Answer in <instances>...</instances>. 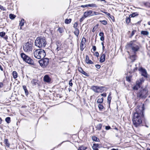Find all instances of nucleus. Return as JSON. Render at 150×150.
I'll return each instance as SVG.
<instances>
[{"label": "nucleus", "instance_id": "47", "mask_svg": "<svg viewBox=\"0 0 150 150\" xmlns=\"http://www.w3.org/2000/svg\"><path fill=\"white\" fill-rule=\"evenodd\" d=\"M0 9L1 10H3V11H6V8L4 7L3 6H1V5H0Z\"/></svg>", "mask_w": 150, "mask_h": 150}, {"label": "nucleus", "instance_id": "60", "mask_svg": "<svg viewBox=\"0 0 150 150\" xmlns=\"http://www.w3.org/2000/svg\"><path fill=\"white\" fill-rule=\"evenodd\" d=\"M4 85L2 83L0 82V88H2Z\"/></svg>", "mask_w": 150, "mask_h": 150}, {"label": "nucleus", "instance_id": "18", "mask_svg": "<svg viewBox=\"0 0 150 150\" xmlns=\"http://www.w3.org/2000/svg\"><path fill=\"white\" fill-rule=\"evenodd\" d=\"M98 144H94L92 146L93 150H98Z\"/></svg>", "mask_w": 150, "mask_h": 150}, {"label": "nucleus", "instance_id": "13", "mask_svg": "<svg viewBox=\"0 0 150 150\" xmlns=\"http://www.w3.org/2000/svg\"><path fill=\"white\" fill-rule=\"evenodd\" d=\"M138 70L141 73V75H146L147 71L141 67Z\"/></svg>", "mask_w": 150, "mask_h": 150}, {"label": "nucleus", "instance_id": "30", "mask_svg": "<svg viewBox=\"0 0 150 150\" xmlns=\"http://www.w3.org/2000/svg\"><path fill=\"white\" fill-rule=\"evenodd\" d=\"M38 81V80L36 79H33L31 81V83L33 84H34L35 85L38 84L37 82Z\"/></svg>", "mask_w": 150, "mask_h": 150}, {"label": "nucleus", "instance_id": "11", "mask_svg": "<svg viewBox=\"0 0 150 150\" xmlns=\"http://www.w3.org/2000/svg\"><path fill=\"white\" fill-rule=\"evenodd\" d=\"M43 81L45 82L48 83L52 82L51 79L50 78L49 76H45L43 77Z\"/></svg>", "mask_w": 150, "mask_h": 150}, {"label": "nucleus", "instance_id": "2", "mask_svg": "<svg viewBox=\"0 0 150 150\" xmlns=\"http://www.w3.org/2000/svg\"><path fill=\"white\" fill-rule=\"evenodd\" d=\"M127 49H131L134 54H136L141 47L140 44L136 40H132L127 43L126 46Z\"/></svg>", "mask_w": 150, "mask_h": 150}, {"label": "nucleus", "instance_id": "48", "mask_svg": "<svg viewBox=\"0 0 150 150\" xmlns=\"http://www.w3.org/2000/svg\"><path fill=\"white\" fill-rule=\"evenodd\" d=\"M77 26H78V23L77 22H75L74 23V26H73V27L75 29L76 28H77Z\"/></svg>", "mask_w": 150, "mask_h": 150}, {"label": "nucleus", "instance_id": "36", "mask_svg": "<svg viewBox=\"0 0 150 150\" xmlns=\"http://www.w3.org/2000/svg\"><path fill=\"white\" fill-rule=\"evenodd\" d=\"M9 17L11 19H14L16 17V16L13 14H10L9 15Z\"/></svg>", "mask_w": 150, "mask_h": 150}, {"label": "nucleus", "instance_id": "43", "mask_svg": "<svg viewBox=\"0 0 150 150\" xmlns=\"http://www.w3.org/2000/svg\"><path fill=\"white\" fill-rule=\"evenodd\" d=\"M144 5L145 6H146V7H150V4L148 2H146L144 3Z\"/></svg>", "mask_w": 150, "mask_h": 150}, {"label": "nucleus", "instance_id": "49", "mask_svg": "<svg viewBox=\"0 0 150 150\" xmlns=\"http://www.w3.org/2000/svg\"><path fill=\"white\" fill-rule=\"evenodd\" d=\"M136 16V13H132V14H130L129 16V17L131 18V17H134V16Z\"/></svg>", "mask_w": 150, "mask_h": 150}, {"label": "nucleus", "instance_id": "16", "mask_svg": "<svg viewBox=\"0 0 150 150\" xmlns=\"http://www.w3.org/2000/svg\"><path fill=\"white\" fill-rule=\"evenodd\" d=\"M105 56L106 55L105 53L103 54H102L100 59V62L101 63H103L105 61Z\"/></svg>", "mask_w": 150, "mask_h": 150}, {"label": "nucleus", "instance_id": "34", "mask_svg": "<svg viewBox=\"0 0 150 150\" xmlns=\"http://www.w3.org/2000/svg\"><path fill=\"white\" fill-rule=\"evenodd\" d=\"M140 87L139 86L137 85V84H136V85L134 86L133 87V89L134 90H137L139 88H140Z\"/></svg>", "mask_w": 150, "mask_h": 150}, {"label": "nucleus", "instance_id": "55", "mask_svg": "<svg viewBox=\"0 0 150 150\" xmlns=\"http://www.w3.org/2000/svg\"><path fill=\"white\" fill-rule=\"evenodd\" d=\"M104 13H105V14H106L107 15H108V16H109L110 17V16H111L110 14L109 13H108V12H104Z\"/></svg>", "mask_w": 150, "mask_h": 150}, {"label": "nucleus", "instance_id": "17", "mask_svg": "<svg viewBox=\"0 0 150 150\" xmlns=\"http://www.w3.org/2000/svg\"><path fill=\"white\" fill-rule=\"evenodd\" d=\"M86 63L88 64H92L93 63V62L89 59L88 56L87 55L86 56Z\"/></svg>", "mask_w": 150, "mask_h": 150}, {"label": "nucleus", "instance_id": "6", "mask_svg": "<svg viewBox=\"0 0 150 150\" xmlns=\"http://www.w3.org/2000/svg\"><path fill=\"white\" fill-rule=\"evenodd\" d=\"M33 43L31 42H28L23 46V50L25 52H29L32 50Z\"/></svg>", "mask_w": 150, "mask_h": 150}, {"label": "nucleus", "instance_id": "20", "mask_svg": "<svg viewBox=\"0 0 150 150\" xmlns=\"http://www.w3.org/2000/svg\"><path fill=\"white\" fill-rule=\"evenodd\" d=\"M74 34L77 37H78L79 34V30L78 28H76L75 29V30L74 32Z\"/></svg>", "mask_w": 150, "mask_h": 150}, {"label": "nucleus", "instance_id": "41", "mask_svg": "<svg viewBox=\"0 0 150 150\" xmlns=\"http://www.w3.org/2000/svg\"><path fill=\"white\" fill-rule=\"evenodd\" d=\"M79 70V71L82 73V74L85 75V74H86V73L81 68H80Z\"/></svg>", "mask_w": 150, "mask_h": 150}, {"label": "nucleus", "instance_id": "27", "mask_svg": "<svg viewBox=\"0 0 150 150\" xmlns=\"http://www.w3.org/2000/svg\"><path fill=\"white\" fill-rule=\"evenodd\" d=\"M71 21V19L69 18V19H66L65 20L64 22L66 24H68L70 23Z\"/></svg>", "mask_w": 150, "mask_h": 150}, {"label": "nucleus", "instance_id": "35", "mask_svg": "<svg viewBox=\"0 0 150 150\" xmlns=\"http://www.w3.org/2000/svg\"><path fill=\"white\" fill-rule=\"evenodd\" d=\"M87 148L86 147L81 146L79 148L78 150H85Z\"/></svg>", "mask_w": 150, "mask_h": 150}, {"label": "nucleus", "instance_id": "14", "mask_svg": "<svg viewBox=\"0 0 150 150\" xmlns=\"http://www.w3.org/2000/svg\"><path fill=\"white\" fill-rule=\"evenodd\" d=\"M57 47L56 49V50L57 52L58 51L61 49V46L62 45V44L59 41H57Z\"/></svg>", "mask_w": 150, "mask_h": 150}, {"label": "nucleus", "instance_id": "39", "mask_svg": "<svg viewBox=\"0 0 150 150\" xmlns=\"http://www.w3.org/2000/svg\"><path fill=\"white\" fill-rule=\"evenodd\" d=\"M130 18L129 17H127L126 18V21L127 24H128L130 21Z\"/></svg>", "mask_w": 150, "mask_h": 150}, {"label": "nucleus", "instance_id": "8", "mask_svg": "<svg viewBox=\"0 0 150 150\" xmlns=\"http://www.w3.org/2000/svg\"><path fill=\"white\" fill-rule=\"evenodd\" d=\"M39 62L40 66L44 67L48 64L49 59L48 58H45L43 59L40 60Z\"/></svg>", "mask_w": 150, "mask_h": 150}, {"label": "nucleus", "instance_id": "15", "mask_svg": "<svg viewBox=\"0 0 150 150\" xmlns=\"http://www.w3.org/2000/svg\"><path fill=\"white\" fill-rule=\"evenodd\" d=\"M98 86H91V89L94 92L97 93H99L98 90Z\"/></svg>", "mask_w": 150, "mask_h": 150}, {"label": "nucleus", "instance_id": "31", "mask_svg": "<svg viewBox=\"0 0 150 150\" xmlns=\"http://www.w3.org/2000/svg\"><path fill=\"white\" fill-rule=\"evenodd\" d=\"M132 78V76H127L126 77V80L128 82H130L131 79Z\"/></svg>", "mask_w": 150, "mask_h": 150}, {"label": "nucleus", "instance_id": "59", "mask_svg": "<svg viewBox=\"0 0 150 150\" xmlns=\"http://www.w3.org/2000/svg\"><path fill=\"white\" fill-rule=\"evenodd\" d=\"M81 7H82V8L86 7H88V5L87 4V5H81Z\"/></svg>", "mask_w": 150, "mask_h": 150}, {"label": "nucleus", "instance_id": "25", "mask_svg": "<svg viewBox=\"0 0 150 150\" xmlns=\"http://www.w3.org/2000/svg\"><path fill=\"white\" fill-rule=\"evenodd\" d=\"M141 34L143 35H147L149 34V32L147 31H142L141 32Z\"/></svg>", "mask_w": 150, "mask_h": 150}, {"label": "nucleus", "instance_id": "54", "mask_svg": "<svg viewBox=\"0 0 150 150\" xmlns=\"http://www.w3.org/2000/svg\"><path fill=\"white\" fill-rule=\"evenodd\" d=\"M13 75H17V74L16 71H13L12 73Z\"/></svg>", "mask_w": 150, "mask_h": 150}, {"label": "nucleus", "instance_id": "1", "mask_svg": "<svg viewBox=\"0 0 150 150\" xmlns=\"http://www.w3.org/2000/svg\"><path fill=\"white\" fill-rule=\"evenodd\" d=\"M144 105H143L142 107H137L135 108L136 112L133 114L132 121L134 125L136 127H140L142 125L140 115L142 117L144 116Z\"/></svg>", "mask_w": 150, "mask_h": 150}, {"label": "nucleus", "instance_id": "22", "mask_svg": "<svg viewBox=\"0 0 150 150\" xmlns=\"http://www.w3.org/2000/svg\"><path fill=\"white\" fill-rule=\"evenodd\" d=\"M111 93L110 92L109 93V95H108V103L110 105V103L111 100Z\"/></svg>", "mask_w": 150, "mask_h": 150}, {"label": "nucleus", "instance_id": "62", "mask_svg": "<svg viewBox=\"0 0 150 150\" xmlns=\"http://www.w3.org/2000/svg\"><path fill=\"white\" fill-rule=\"evenodd\" d=\"M4 36V38L6 40L7 39H8V36L7 35H5Z\"/></svg>", "mask_w": 150, "mask_h": 150}, {"label": "nucleus", "instance_id": "10", "mask_svg": "<svg viewBox=\"0 0 150 150\" xmlns=\"http://www.w3.org/2000/svg\"><path fill=\"white\" fill-rule=\"evenodd\" d=\"M86 42V38H82L81 43L80 44V48L81 51H82L85 47V44Z\"/></svg>", "mask_w": 150, "mask_h": 150}, {"label": "nucleus", "instance_id": "52", "mask_svg": "<svg viewBox=\"0 0 150 150\" xmlns=\"http://www.w3.org/2000/svg\"><path fill=\"white\" fill-rule=\"evenodd\" d=\"M95 56H96L97 57H98L99 56V54L98 52H96L94 54Z\"/></svg>", "mask_w": 150, "mask_h": 150}, {"label": "nucleus", "instance_id": "26", "mask_svg": "<svg viewBox=\"0 0 150 150\" xmlns=\"http://www.w3.org/2000/svg\"><path fill=\"white\" fill-rule=\"evenodd\" d=\"M102 125L101 124H99L97 125L96 128L97 129L100 130L102 127Z\"/></svg>", "mask_w": 150, "mask_h": 150}, {"label": "nucleus", "instance_id": "50", "mask_svg": "<svg viewBox=\"0 0 150 150\" xmlns=\"http://www.w3.org/2000/svg\"><path fill=\"white\" fill-rule=\"evenodd\" d=\"M86 18V17H85L84 16V15H83V16L81 17L80 19V21L81 22L85 18Z\"/></svg>", "mask_w": 150, "mask_h": 150}, {"label": "nucleus", "instance_id": "64", "mask_svg": "<svg viewBox=\"0 0 150 150\" xmlns=\"http://www.w3.org/2000/svg\"><path fill=\"white\" fill-rule=\"evenodd\" d=\"M18 76H13V77L14 79L16 78Z\"/></svg>", "mask_w": 150, "mask_h": 150}, {"label": "nucleus", "instance_id": "57", "mask_svg": "<svg viewBox=\"0 0 150 150\" xmlns=\"http://www.w3.org/2000/svg\"><path fill=\"white\" fill-rule=\"evenodd\" d=\"M135 31H136L135 30H133V31H132V33H131V37H132V36H133L134 35V33H135Z\"/></svg>", "mask_w": 150, "mask_h": 150}, {"label": "nucleus", "instance_id": "63", "mask_svg": "<svg viewBox=\"0 0 150 150\" xmlns=\"http://www.w3.org/2000/svg\"><path fill=\"white\" fill-rule=\"evenodd\" d=\"M0 69L1 70V71H3V68L2 67H1V65L0 64Z\"/></svg>", "mask_w": 150, "mask_h": 150}, {"label": "nucleus", "instance_id": "33", "mask_svg": "<svg viewBox=\"0 0 150 150\" xmlns=\"http://www.w3.org/2000/svg\"><path fill=\"white\" fill-rule=\"evenodd\" d=\"M6 121L8 123H9L11 122V119L10 117H8L5 119Z\"/></svg>", "mask_w": 150, "mask_h": 150}, {"label": "nucleus", "instance_id": "53", "mask_svg": "<svg viewBox=\"0 0 150 150\" xmlns=\"http://www.w3.org/2000/svg\"><path fill=\"white\" fill-rule=\"evenodd\" d=\"M96 67L98 69H99L100 67V65L99 64H96L95 65Z\"/></svg>", "mask_w": 150, "mask_h": 150}, {"label": "nucleus", "instance_id": "23", "mask_svg": "<svg viewBox=\"0 0 150 150\" xmlns=\"http://www.w3.org/2000/svg\"><path fill=\"white\" fill-rule=\"evenodd\" d=\"M136 54H134V55H130V58L132 60L133 62L136 59Z\"/></svg>", "mask_w": 150, "mask_h": 150}, {"label": "nucleus", "instance_id": "37", "mask_svg": "<svg viewBox=\"0 0 150 150\" xmlns=\"http://www.w3.org/2000/svg\"><path fill=\"white\" fill-rule=\"evenodd\" d=\"M88 5V7L89 6L91 7H97V5L94 4H87Z\"/></svg>", "mask_w": 150, "mask_h": 150}, {"label": "nucleus", "instance_id": "61", "mask_svg": "<svg viewBox=\"0 0 150 150\" xmlns=\"http://www.w3.org/2000/svg\"><path fill=\"white\" fill-rule=\"evenodd\" d=\"M101 95L103 96L106 97V93H103Z\"/></svg>", "mask_w": 150, "mask_h": 150}, {"label": "nucleus", "instance_id": "24", "mask_svg": "<svg viewBox=\"0 0 150 150\" xmlns=\"http://www.w3.org/2000/svg\"><path fill=\"white\" fill-rule=\"evenodd\" d=\"M98 90L99 91V93L102 92L103 91H104L105 87L104 86H98Z\"/></svg>", "mask_w": 150, "mask_h": 150}, {"label": "nucleus", "instance_id": "9", "mask_svg": "<svg viewBox=\"0 0 150 150\" xmlns=\"http://www.w3.org/2000/svg\"><path fill=\"white\" fill-rule=\"evenodd\" d=\"M144 77L140 78L139 79L137 80L136 82V84L139 86L140 87L142 84L144 82L145 80V78L148 77L147 76H143Z\"/></svg>", "mask_w": 150, "mask_h": 150}, {"label": "nucleus", "instance_id": "58", "mask_svg": "<svg viewBox=\"0 0 150 150\" xmlns=\"http://www.w3.org/2000/svg\"><path fill=\"white\" fill-rule=\"evenodd\" d=\"M93 51H95L96 50V47L95 46H93Z\"/></svg>", "mask_w": 150, "mask_h": 150}, {"label": "nucleus", "instance_id": "5", "mask_svg": "<svg viewBox=\"0 0 150 150\" xmlns=\"http://www.w3.org/2000/svg\"><path fill=\"white\" fill-rule=\"evenodd\" d=\"M21 56L24 61L29 64H34L33 60L24 53H21Z\"/></svg>", "mask_w": 150, "mask_h": 150}, {"label": "nucleus", "instance_id": "32", "mask_svg": "<svg viewBox=\"0 0 150 150\" xmlns=\"http://www.w3.org/2000/svg\"><path fill=\"white\" fill-rule=\"evenodd\" d=\"M98 107L100 110L101 111L104 108L103 105L101 104H99L98 105Z\"/></svg>", "mask_w": 150, "mask_h": 150}, {"label": "nucleus", "instance_id": "4", "mask_svg": "<svg viewBox=\"0 0 150 150\" xmlns=\"http://www.w3.org/2000/svg\"><path fill=\"white\" fill-rule=\"evenodd\" d=\"M34 55L35 58L40 59H43L45 57L46 53L44 50L37 49L34 52Z\"/></svg>", "mask_w": 150, "mask_h": 150}, {"label": "nucleus", "instance_id": "28", "mask_svg": "<svg viewBox=\"0 0 150 150\" xmlns=\"http://www.w3.org/2000/svg\"><path fill=\"white\" fill-rule=\"evenodd\" d=\"M23 88L25 91V93L26 94V95H27L28 94V92L27 89L26 88V86H25L23 85Z\"/></svg>", "mask_w": 150, "mask_h": 150}, {"label": "nucleus", "instance_id": "56", "mask_svg": "<svg viewBox=\"0 0 150 150\" xmlns=\"http://www.w3.org/2000/svg\"><path fill=\"white\" fill-rule=\"evenodd\" d=\"M110 128V127L109 126H105V129L106 130H108Z\"/></svg>", "mask_w": 150, "mask_h": 150}, {"label": "nucleus", "instance_id": "51", "mask_svg": "<svg viewBox=\"0 0 150 150\" xmlns=\"http://www.w3.org/2000/svg\"><path fill=\"white\" fill-rule=\"evenodd\" d=\"M72 80L71 79L69 82V85L71 86H72L73 85V83L72 82Z\"/></svg>", "mask_w": 150, "mask_h": 150}, {"label": "nucleus", "instance_id": "44", "mask_svg": "<svg viewBox=\"0 0 150 150\" xmlns=\"http://www.w3.org/2000/svg\"><path fill=\"white\" fill-rule=\"evenodd\" d=\"M99 13L96 12V11H93L92 13L91 14V16H93L94 15H98Z\"/></svg>", "mask_w": 150, "mask_h": 150}, {"label": "nucleus", "instance_id": "40", "mask_svg": "<svg viewBox=\"0 0 150 150\" xmlns=\"http://www.w3.org/2000/svg\"><path fill=\"white\" fill-rule=\"evenodd\" d=\"M100 22L103 24L105 25L107 23V21L106 20L100 21Z\"/></svg>", "mask_w": 150, "mask_h": 150}, {"label": "nucleus", "instance_id": "21", "mask_svg": "<svg viewBox=\"0 0 150 150\" xmlns=\"http://www.w3.org/2000/svg\"><path fill=\"white\" fill-rule=\"evenodd\" d=\"M99 36L100 37V39L101 41H103L104 40V33L103 32H101L99 34Z\"/></svg>", "mask_w": 150, "mask_h": 150}, {"label": "nucleus", "instance_id": "42", "mask_svg": "<svg viewBox=\"0 0 150 150\" xmlns=\"http://www.w3.org/2000/svg\"><path fill=\"white\" fill-rule=\"evenodd\" d=\"M57 30L60 33H62L63 32V30L62 28H59Z\"/></svg>", "mask_w": 150, "mask_h": 150}, {"label": "nucleus", "instance_id": "12", "mask_svg": "<svg viewBox=\"0 0 150 150\" xmlns=\"http://www.w3.org/2000/svg\"><path fill=\"white\" fill-rule=\"evenodd\" d=\"M92 13L93 11L91 10L87 11L84 12L83 13L84 16L86 18L88 16H91Z\"/></svg>", "mask_w": 150, "mask_h": 150}, {"label": "nucleus", "instance_id": "19", "mask_svg": "<svg viewBox=\"0 0 150 150\" xmlns=\"http://www.w3.org/2000/svg\"><path fill=\"white\" fill-rule=\"evenodd\" d=\"M24 20L23 19H22L19 23V25L20 26V29H22V27L24 25Z\"/></svg>", "mask_w": 150, "mask_h": 150}, {"label": "nucleus", "instance_id": "7", "mask_svg": "<svg viewBox=\"0 0 150 150\" xmlns=\"http://www.w3.org/2000/svg\"><path fill=\"white\" fill-rule=\"evenodd\" d=\"M147 93L148 91L146 90L143 89L137 93V96L140 98H145L147 96Z\"/></svg>", "mask_w": 150, "mask_h": 150}, {"label": "nucleus", "instance_id": "45", "mask_svg": "<svg viewBox=\"0 0 150 150\" xmlns=\"http://www.w3.org/2000/svg\"><path fill=\"white\" fill-rule=\"evenodd\" d=\"M5 35V33L4 32H0V36L1 37H3Z\"/></svg>", "mask_w": 150, "mask_h": 150}, {"label": "nucleus", "instance_id": "29", "mask_svg": "<svg viewBox=\"0 0 150 150\" xmlns=\"http://www.w3.org/2000/svg\"><path fill=\"white\" fill-rule=\"evenodd\" d=\"M92 139L93 141L96 142H98L99 141V139L96 136L92 137Z\"/></svg>", "mask_w": 150, "mask_h": 150}, {"label": "nucleus", "instance_id": "38", "mask_svg": "<svg viewBox=\"0 0 150 150\" xmlns=\"http://www.w3.org/2000/svg\"><path fill=\"white\" fill-rule=\"evenodd\" d=\"M4 142L7 146H9L10 144L8 143V140L7 139H5Z\"/></svg>", "mask_w": 150, "mask_h": 150}, {"label": "nucleus", "instance_id": "46", "mask_svg": "<svg viewBox=\"0 0 150 150\" xmlns=\"http://www.w3.org/2000/svg\"><path fill=\"white\" fill-rule=\"evenodd\" d=\"M103 102V101H102L101 99H100V98H98L97 100V102L98 103L100 104L102 103Z\"/></svg>", "mask_w": 150, "mask_h": 150}, {"label": "nucleus", "instance_id": "3", "mask_svg": "<svg viewBox=\"0 0 150 150\" xmlns=\"http://www.w3.org/2000/svg\"><path fill=\"white\" fill-rule=\"evenodd\" d=\"M46 44L45 38L41 36L37 38L35 41V45L39 48L45 47Z\"/></svg>", "mask_w": 150, "mask_h": 150}]
</instances>
